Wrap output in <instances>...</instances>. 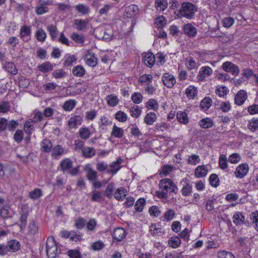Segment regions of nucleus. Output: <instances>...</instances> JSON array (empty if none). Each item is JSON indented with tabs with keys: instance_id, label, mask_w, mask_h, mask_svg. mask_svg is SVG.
I'll return each instance as SVG.
<instances>
[{
	"instance_id": "f257e3e1",
	"label": "nucleus",
	"mask_w": 258,
	"mask_h": 258,
	"mask_svg": "<svg viewBox=\"0 0 258 258\" xmlns=\"http://www.w3.org/2000/svg\"><path fill=\"white\" fill-rule=\"evenodd\" d=\"M197 7L189 2H183L181 9L178 11L176 16L178 18L184 17L191 20L194 18L195 13L197 12Z\"/></svg>"
},
{
	"instance_id": "f03ea898",
	"label": "nucleus",
	"mask_w": 258,
	"mask_h": 258,
	"mask_svg": "<svg viewBox=\"0 0 258 258\" xmlns=\"http://www.w3.org/2000/svg\"><path fill=\"white\" fill-rule=\"evenodd\" d=\"M161 191H158V197L164 198L167 197L168 191L169 192L176 193L177 187L174 182L169 178L161 179L159 184Z\"/></svg>"
},
{
	"instance_id": "7ed1b4c3",
	"label": "nucleus",
	"mask_w": 258,
	"mask_h": 258,
	"mask_svg": "<svg viewBox=\"0 0 258 258\" xmlns=\"http://www.w3.org/2000/svg\"><path fill=\"white\" fill-rule=\"evenodd\" d=\"M60 235L61 237L65 238H69L70 240L75 242L83 240L82 234L78 231L62 230L60 232Z\"/></svg>"
},
{
	"instance_id": "20e7f679",
	"label": "nucleus",
	"mask_w": 258,
	"mask_h": 258,
	"mask_svg": "<svg viewBox=\"0 0 258 258\" xmlns=\"http://www.w3.org/2000/svg\"><path fill=\"white\" fill-rule=\"evenodd\" d=\"M20 248V243H10L9 244H0V255H4L8 251L15 252Z\"/></svg>"
},
{
	"instance_id": "39448f33",
	"label": "nucleus",
	"mask_w": 258,
	"mask_h": 258,
	"mask_svg": "<svg viewBox=\"0 0 258 258\" xmlns=\"http://www.w3.org/2000/svg\"><path fill=\"white\" fill-rule=\"evenodd\" d=\"M222 69L225 72L231 73L234 76H236L239 73V69L238 66L230 61H226L223 63Z\"/></svg>"
},
{
	"instance_id": "423d86ee",
	"label": "nucleus",
	"mask_w": 258,
	"mask_h": 258,
	"mask_svg": "<svg viewBox=\"0 0 258 258\" xmlns=\"http://www.w3.org/2000/svg\"><path fill=\"white\" fill-rule=\"evenodd\" d=\"M162 81L164 85L169 88H172L176 83V80L173 75L168 73L163 74Z\"/></svg>"
},
{
	"instance_id": "0eeeda50",
	"label": "nucleus",
	"mask_w": 258,
	"mask_h": 258,
	"mask_svg": "<svg viewBox=\"0 0 258 258\" xmlns=\"http://www.w3.org/2000/svg\"><path fill=\"white\" fill-rule=\"evenodd\" d=\"M212 73L213 70L210 67L208 66L203 67L200 69L197 79L199 81H203L206 78L211 75Z\"/></svg>"
},
{
	"instance_id": "6e6552de",
	"label": "nucleus",
	"mask_w": 258,
	"mask_h": 258,
	"mask_svg": "<svg viewBox=\"0 0 258 258\" xmlns=\"http://www.w3.org/2000/svg\"><path fill=\"white\" fill-rule=\"evenodd\" d=\"M249 167L247 164H241L238 165L234 172L236 177L239 178H243L248 173Z\"/></svg>"
},
{
	"instance_id": "1a4fd4ad",
	"label": "nucleus",
	"mask_w": 258,
	"mask_h": 258,
	"mask_svg": "<svg viewBox=\"0 0 258 258\" xmlns=\"http://www.w3.org/2000/svg\"><path fill=\"white\" fill-rule=\"evenodd\" d=\"M46 253L48 258H55L57 254L56 243H46Z\"/></svg>"
},
{
	"instance_id": "9d476101",
	"label": "nucleus",
	"mask_w": 258,
	"mask_h": 258,
	"mask_svg": "<svg viewBox=\"0 0 258 258\" xmlns=\"http://www.w3.org/2000/svg\"><path fill=\"white\" fill-rule=\"evenodd\" d=\"M247 97V95L246 91L243 90H240L235 96V103L237 105H241L243 104Z\"/></svg>"
},
{
	"instance_id": "9b49d317",
	"label": "nucleus",
	"mask_w": 258,
	"mask_h": 258,
	"mask_svg": "<svg viewBox=\"0 0 258 258\" xmlns=\"http://www.w3.org/2000/svg\"><path fill=\"white\" fill-rule=\"evenodd\" d=\"M143 61L148 67L151 68L155 62V56L152 52L145 53L143 57Z\"/></svg>"
},
{
	"instance_id": "f8f14e48",
	"label": "nucleus",
	"mask_w": 258,
	"mask_h": 258,
	"mask_svg": "<svg viewBox=\"0 0 258 258\" xmlns=\"http://www.w3.org/2000/svg\"><path fill=\"white\" fill-rule=\"evenodd\" d=\"M183 29L184 33L189 37L196 36L197 33V28L190 23L185 24Z\"/></svg>"
},
{
	"instance_id": "ddd939ff",
	"label": "nucleus",
	"mask_w": 258,
	"mask_h": 258,
	"mask_svg": "<svg viewBox=\"0 0 258 258\" xmlns=\"http://www.w3.org/2000/svg\"><path fill=\"white\" fill-rule=\"evenodd\" d=\"M82 118L79 115L71 117L68 121V125L71 128H76L80 125L82 122Z\"/></svg>"
},
{
	"instance_id": "4468645a",
	"label": "nucleus",
	"mask_w": 258,
	"mask_h": 258,
	"mask_svg": "<svg viewBox=\"0 0 258 258\" xmlns=\"http://www.w3.org/2000/svg\"><path fill=\"white\" fill-rule=\"evenodd\" d=\"M124 13L127 17L132 18L138 14V7L135 5H130L126 8Z\"/></svg>"
},
{
	"instance_id": "2eb2a0df",
	"label": "nucleus",
	"mask_w": 258,
	"mask_h": 258,
	"mask_svg": "<svg viewBox=\"0 0 258 258\" xmlns=\"http://www.w3.org/2000/svg\"><path fill=\"white\" fill-rule=\"evenodd\" d=\"M122 162V159L120 158H117L116 161L111 163L110 164V167L112 168V169H108L107 172L108 173H112L115 174L117 173V172L120 169L121 166L120 164Z\"/></svg>"
},
{
	"instance_id": "dca6fc26",
	"label": "nucleus",
	"mask_w": 258,
	"mask_h": 258,
	"mask_svg": "<svg viewBox=\"0 0 258 258\" xmlns=\"http://www.w3.org/2000/svg\"><path fill=\"white\" fill-rule=\"evenodd\" d=\"M87 173L86 176L90 181H95L97 178V172L93 169L90 165H87L85 168Z\"/></svg>"
},
{
	"instance_id": "f3484780",
	"label": "nucleus",
	"mask_w": 258,
	"mask_h": 258,
	"mask_svg": "<svg viewBox=\"0 0 258 258\" xmlns=\"http://www.w3.org/2000/svg\"><path fill=\"white\" fill-rule=\"evenodd\" d=\"M125 237V231L123 228H118L114 230L113 237L117 241H120Z\"/></svg>"
},
{
	"instance_id": "a211bd4d",
	"label": "nucleus",
	"mask_w": 258,
	"mask_h": 258,
	"mask_svg": "<svg viewBox=\"0 0 258 258\" xmlns=\"http://www.w3.org/2000/svg\"><path fill=\"white\" fill-rule=\"evenodd\" d=\"M31 33V29L27 26H23L20 29V36L25 41H28V37Z\"/></svg>"
},
{
	"instance_id": "6ab92c4d",
	"label": "nucleus",
	"mask_w": 258,
	"mask_h": 258,
	"mask_svg": "<svg viewBox=\"0 0 258 258\" xmlns=\"http://www.w3.org/2000/svg\"><path fill=\"white\" fill-rule=\"evenodd\" d=\"M85 59L86 63L90 67H94L97 64V58L94 53H89L87 54Z\"/></svg>"
},
{
	"instance_id": "aec40b11",
	"label": "nucleus",
	"mask_w": 258,
	"mask_h": 258,
	"mask_svg": "<svg viewBox=\"0 0 258 258\" xmlns=\"http://www.w3.org/2000/svg\"><path fill=\"white\" fill-rule=\"evenodd\" d=\"M59 166L63 172L69 170L73 167V161L69 158L64 159L60 162Z\"/></svg>"
},
{
	"instance_id": "412c9836",
	"label": "nucleus",
	"mask_w": 258,
	"mask_h": 258,
	"mask_svg": "<svg viewBox=\"0 0 258 258\" xmlns=\"http://www.w3.org/2000/svg\"><path fill=\"white\" fill-rule=\"evenodd\" d=\"M76 28L79 31L85 29L88 25V21L82 19H76L74 21Z\"/></svg>"
},
{
	"instance_id": "4be33fe9",
	"label": "nucleus",
	"mask_w": 258,
	"mask_h": 258,
	"mask_svg": "<svg viewBox=\"0 0 258 258\" xmlns=\"http://www.w3.org/2000/svg\"><path fill=\"white\" fill-rule=\"evenodd\" d=\"M208 172V169L205 165L198 166L195 171V175L199 178L205 176Z\"/></svg>"
},
{
	"instance_id": "5701e85b",
	"label": "nucleus",
	"mask_w": 258,
	"mask_h": 258,
	"mask_svg": "<svg viewBox=\"0 0 258 258\" xmlns=\"http://www.w3.org/2000/svg\"><path fill=\"white\" fill-rule=\"evenodd\" d=\"M64 152L63 148L60 145H57L52 148L51 156L53 158L56 159L58 157L63 155Z\"/></svg>"
},
{
	"instance_id": "b1692460",
	"label": "nucleus",
	"mask_w": 258,
	"mask_h": 258,
	"mask_svg": "<svg viewBox=\"0 0 258 258\" xmlns=\"http://www.w3.org/2000/svg\"><path fill=\"white\" fill-rule=\"evenodd\" d=\"M82 153L84 157L91 158L95 155L96 151L94 148L86 147L82 149Z\"/></svg>"
},
{
	"instance_id": "393cba45",
	"label": "nucleus",
	"mask_w": 258,
	"mask_h": 258,
	"mask_svg": "<svg viewBox=\"0 0 258 258\" xmlns=\"http://www.w3.org/2000/svg\"><path fill=\"white\" fill-rule=\"evenodd\" d=\"M4 66L6 71L10 74L15 75L18 73L16 66L13 62L10 61L6 62Z\"/></svg>"
},
{
	"instance_id": "a878e982",
	"label": "nucleus",
	"mask_w": 258,
	"mask_h": 258,
	"mask_svg": "<svg viewBox=\"0 0 258 258\" xmlns=\"http://www.w3.org/2000/svg\"><path fill=\"white\" fill-rule=\"evenodd\" d=\"M126 190L124 188L120 187L118 188L114 194V198L118 201H123L125 196Z\"/></svg>"
},
{
	"instance_id": "bb28decb",
	"label": "nucleus",
	"mask_w": 258,
	"mask_h": 258,
	"mask_svg": "<svg viewBox=\"0 0 258 258\" xmlns=\"http://www.w3.org/2000/svg\"><path fill=\"white\" fill-rule=\"evenodd\" d=\"M47 30L48 31L50 36L52 40H55L58 35V30L55 25L51 24L46 27Z\"/></svg>"
},
{
	"instance_id": "cd10ccee",
	"label": "nucleus",
	"mask_w": 258,
	"mask_h": 258,
	"mask_svg": "<svg viewBox=\"0 0 258 258\" xmlns=\"http://www.w3.org/2000/svg\"><path fill=\"white\" fill-rule=\"evenodd\" d=\"M78 134L80 137L83 140H87L89 139L91 135L90 130L86 127H82L80 128Z\"/></svg>"
},
{
	"instance_id": "c85d7f7f",
	"label": "nucleus",
	"mask_w": 258,
	"mask_h": 258,
	"mask_svg": "<svg viewBox=\"0 0 258 258\" xmlns=\"http://www.w3.org/2000/svg\"><path fill=\"white\" fill-rule=\"evenodd\" d=\"M52 145L50 140L44 139L41 143V148L42 151L44 152H49L52 149Z\"/></svg>"
},
{
	"instance_id": "c756f323",
	"label": "nucleus",
	"mask_w": 258,
	"mask_h": 258,
	"mask_svg": "<svg viewBox=\"0 0 258 258\" xmlns=\"http://www.w3.org/2000/svg\"><path fill=\"white\" fill-rule=\"evenodd\" d=\"M233 222L236 225H240L243 224L244 221V217L240 212H236L233 216Z\"/></svg>"
},
{
	"instance_id": "7c9ffc66",
	"label": "nucleus",
	"mask_w": 258,
	"mask_h": 258,
	"mask_svg": "<svg viewBox=\"0 0 258 258\" xmlns=\"http://www.w3.org/2000/svg\"><path fill=\"white\" fill-rule=\"evenodd\" d=\"M115 189V184L113 182L109 183L104 191V195L108 198L111 199L113 195V191Z\"/></svg>"
},
{
	"instance_id": "2f4dec72",
	"label": "nucleus",
	"mask_w": 258,
	"mask_h": 258,
	"mask_svg": "<svg viewBox=\"0 0 258 258\" xmlns=\"http://www.w3.org/2000/svg\"><path fill=\"white\" fill-rule=\"evenodd\" d=\"M185 94L189 99H194L197 94V89L193 86H188L185 90Z\"/></svg>"
},
{
	"instance_id": "473e14b6",
	"label": "nucleus",
	"mask_w": 258,
	"mask_h": 258,
	"mask_svg": "<svg viewBox=\"0 0 258 258\" xmlns=\"http://www.w3.org/2000/svg\"><path fill=\"white\" fill-rule=\"evenodd\" d=\"M156 114L153 112H150L146 114L144 118V121L148 125H152L156 121Z\"/></svg>"
},
{
	"instance_id": "72a5a7b5",
	"label": "nucleus",
	"mask_w": 258,
	"mask_h": 258,
	"mask_svg": "<svg viewBox=\"0 0 258 258\" xmlns=\"http://www.w3.org/2000/svg\"><path fill=\"white\" fill-rule=\"evenodd\" d=\"M155 7L159 11H164L168 7L167 0H156Z\"/></svg>"
},
{
	"instance_id": "f704fd0d",
	"label": "nucleus",
	"mask_w": 258,
	"mask_h": 258,
	"mask_svg": "<svg viewBox=\"0 0 258 258\" xmlns=\"http://www.w3.org/2000/svg\"><path fill=\"white\" fill-rule=\"evenodd\" d=\"M176 118L179 122L183 124H185L188 122V118L185 112H178L176 114Z\"/></svg>"
},
{
	"instance_id": "c9c22d12",
	"label": "nucleus",
	"mask_w": 258,
	"mask_h": 258,
	"mask_svg": "<svg viewBox=\"0 0 258 258\" xmlns=\"http://www.w3.org/2000/svg\"><path fill=\"white\" fill-rule=\"evenodd\" d=\"M200 126L203 128H208L211 127L213 125V122L209 118L202 119L199 122Z\"/></svg>"
},
{
	"instance_id": "e433bc0d",
	"label": "nucleus",
	"mask_w": 258,
	"mask_h": 258,
	"mask_svg": "<svg viewBox=\"0 0 258 258\" xmlns=\"http://www.w3.org/2000/svg\"><path fill=\"white\" fill-rule=\"evenodd\" d=\"M34 126L30 120H27L24 125V131L27 135H31L34 131Z\"/></svg>"
},
{
	"instance_id": "4c0bfd02",
	"label": "nucleus",
	"mask_w": 258,
	"mask_h": 258,
	"mask_svg": "<svg viewBox=\"0 0 258 258\" xmlns=\"http://www.w3.org/2000/svg\"><path fill=\"white\" fill-rule=\"evenodd\" d=\"M124 134L123 130L120 127H117L115 124L113 126L111 135L118 138H121Z\"/></svg>"
},
{
	"instance_id": "58836bf2",
	"label": "nucleus",
	"mask_w": 258,
	"mask_h": 258,
	"mask_svg": "<svg viewBox=\"0 0 258 258\" xmlns=\"http://www.w3.org/2000/svg\"><path fill=\"white\" fill-rule=\"evenodd\" d=\"M76 104V101L74 100L70 99L64 102L63 105V109L67 111H70L73 109Z\"/></svg>"
},
{
	"instance_id": "ea45409f",
	"label": "nucleus",
	"mask_w": 258,
	"mask_h": 258,
	"mask_svg": "<svg viewBox=\"0 0 258 258\" xmlns=\"http://www.w3.org/2000/svg\"><path fill=\"white\" fill-rule=\"evenodd\" d=\"M146 205V200L144 198H140L137 200L135 205V208L137 212H141L143 211Z\"/></svg>"
},
{
	"instance_id": "a19ab883",
	"label": "nucleus",
	"mask_w": 258,
	"mask_h": 258,
	"mask_svg": "<svg viewBox=\"0 0 258 258\" xmlns=\"http://www.w3.org/2000/svg\"><path fill=\"white\" fill-rule=\"evenodd\" d=\"M212 99L210 97H205L200 103L201 109L207 110L211 106Z\"/></svg>"
},
{
	"instance_id": "79ce46f5",
	"label": "nucleus",
	"mask_w": 258,
	"mask_h": 258,
	"mask_svg": "<svg viewBox=\"0 0 258 258\" xmlns=\"http://www.w3.org/2000/svg\"><path fill=\"white\" fill-rule=\"evenodd\" d=\"M153 77L150 74H144L141 76L139 79V82L142 84H148L151 83L152 81Z\"/></svg>"
},
{
	"instance_id": "37998d69",
	"label": "nucleus",
	"mask_w": 258,
	"mask_h": 258,
	"mask_svg": "<svg viewBox=\"0 0 258 258\" xmlns=\"http://www.w3.org/2000/svg\"><path fill=\"white\" fill-rule=\"evenodd\" d=\"M42 195L41 189L36 188L29 192V197L33 200H36L40 198Z\"/></svg>"
},
{
	"instance_id": "c03bdc74",
	"label": "nucleus",
	"mask_w": 258,
	"mask_h": 258,
	"mask_svg": "<svg viewBox=\"0 0 258 258\" xmlns=\"http://www.w3.org/2000/svg\"><path fill=\"white\" fill-rule=\"evenodd\" d=\"M39 70L42 73H47L53 69L52 65L49 62H44L39 66Z\"/></svg>"
},
{
	"instance_id": "a18cd8bd",
	"label": "nucleus",
	"mask_w": 258,
	"mask_h": 258,
	"mask_svg": "<svg viewBox=\"0 0 258 258\" xmlns=\"http://www.w3.org/2000/svg\"><path fill=\"white\" fill-rule=\"evenodd\" d=\"M85 70L81 66H77L75 67L73 69V74L77 77H82L84 75Z\"/></svg>"
},
{
	"instance_id": "49530a36",
	"label": "nucleus",
	"mask_w": 258,
	"mask_h": 258,
	"mask_svg": "<svg viewBox=\"0 0 258 258\" xmlns=\"http://www.w3.org/2000/svg\"><path fill=\"white\" fill-rule=\"evenodd\" d=\"M106 100L108 104L111 106H116L119 101L117 97L113 95L107 96L106 97Z\"/></svg>"
},
{
	"instance_id": "de8ad7c7",
	"label": "nucleus",
	"mask_w": 258,
	"mask_h": 258,
	"mask_svg": "<svg viewBox=\"0 0 258 258\" xmlns=\"http://www.w3.org/2000/svg\"><path fill=\"white\" fill-rule=\"evenodd\" d=\"M35 36L39 41L44 42L46 37V34L42 29H39L36 31Z\"/></svg>"
},
{
	"instance_id": "09e8293b",
	"label": "nucleus",
	"mask_w": 258,
	"mask_h": 258,
	"mask_svg": "<svg viewBox=\"0 0 258 258\" xmlns=\"http://www.w3.org/2000/svg\"><path fill=\"white\" fill-rule=\"evenodd\" d=\"M71 38L77 43L82 44L85 41V38L83 35H79L76 33H73Z\"/></svg>"
},
{
	"instance_id": "8fccbe9b",
	"label": "nucleus",
	"mask_w": 258,
	"mask_h": 258,
	"mask_svg": "<svg viewBox=\"0 0 258 258\" xmlns=\"http://www.w3.org/2000/svg\"><path fill=\"white\" fill-rule=\"evenodd\" d=\"M76 59L75 55L67 54L65 56L64 65L66 66H72L76 61Z\"/></svg>"
},
{
	"instance_id": "3c124183",
	"label": "nucleus",
	"mask_w": 258,
	"mask_h": 258,
	"mask_svg": "<svg viewBox=\"0 0 258 258\" xmlns=\"http://www.w3.org/2000/svg\"><path fill=\"white\" fill-rule=\"evenodd\" d=\"M43 119V113L39 110H35L34 112V117H33L31 121H30L31 122H37L41 121Z\"/></svg>"
},
{
	"instance_id": "603ef678",
	"label": "nucleus",
	"mask_w": 258,
	"mask_h": 258,
	"mask_svg": "<svg viewBox=\"0 0 258 258\" xmlns=\"http://www.w3.org/2000/svg\"><path fill=\"white\" fill-rule=\"evenodd\" d=\"M130 113L133 117L138 118L141 115V108L138 106L134 105L131 108Z\"/></svg>"
},
{
	"instance_id": "864d4df0",
	"label": "nucleus",
	"mask_w": 258,
	"mask_h": 258,
	"mask_svg": "<svg viewBox=\"0 0 258 258\" xmlns=\"http://www.w3.org/2000/svg\"><path fill=\"white\" fill-rule=\"evenodd\" d=\"M75 9L83 15L87 14L89 12V8L83 4H79L75 6Z\"/></svg>"
},
{
	"instance_id": "5fc2aeb1",
	"label": "nucleus",
	"mask_w": 258,
	"mask_h": 258,
	"mask_svg": "<svg viewBox=\"0 0 258 258\" xmlns=\"http://www.w3.org/2000/svg\"><path fill=\"white\" fill-rule=\"evenodd\" d=\"M209 182L210 184L215 187L218 186L219 183V179L218 175L216 174H212L209 177Z\"/></svg>"
},
{
	"instance_id": "6e6d98bb",
	"label": "nucleus",
	"mask_w": 258,
	"mask_h": 258,
	"mask_svg": "<svg viewBox=\"0 0 258 258\" xmlns=\"http://www.w3.org/2000/svg\"><path fill=\"white\" fill-rule=\"evenodd\" d=\"M24 139V133L22 130H18L14 135V140L17 143H20Z\"/></svg>"
},
{
	"instance_id": "4d7b16f0",
	"label": "nucleus",
	"mask_w": 258,
	"mask_h": 258,
	"mask_svg": "<svg viewBox=\"0 0 258 258\" xmlns=\"http://www.w3.org/2000/svg\"><path fill=\"white\" fill-rule=\"evenodd\" d=\"M249 129L254 132L258 128V119L253 118L248 122Z\"/></svg>"
},
{
	"instance_id": "13d9d810",
	"label": "nucleus",
	"mask_w": 258,
	"mask_h": 258,
	"mask_svg": "<svg viewBox=\"0 0 258 258\" xmlns=\"http://www.w3.org/2000/svg\"><path fill=\"white\" fill-rule=\"evenodd\" d=\"M131 99L134 103L139 104L142 101L143 96L140 93L135 92L132 94Z\"/></svg>"
},
{
	"instance_id": "bf43d9fd",
	"label": "nucleus",
	"mask_w": 258,
	"mask_h": 258,
	"mask_svg": "<svg viewBox=\"0 0 258 258\" xmlns=\"http://www.w3.org/2000/svg\"><path fill=\"white\" fill-rule=\"evenodd\" d=\"M173 170V166L171 165H164L161 169L160 175L162 176H166Z\"/></svg>"
},
{
	"instance_id": "052dcab7",
	"label": "nucleus",
	"mask_w": 258,
	"mask_h": 258,
	"mask_svg": "<svg viewBox=\"0 0 258 258\" xmlns=\"http://www.w3.org/2000/svg\"><path fill=\"white\" fill-rule=\"evenodd\" d=\"M52 75L55 79H61L66 76V73L62 69H58L54 71Z\"/></svg>"
},
{
	"instance_id": "680f3d73",
	"label": "nucleus",
	"mask_w": 258,
	"mask_h": 258,
	"mask_svg": "<svg viewBox=\"0 0 258 258\" xmlns=\"http://www.w3.org/2000/svg\"><path fill=\"white\" fill-rule=\"evenodd\" d=\"M155 24L158 28H162L166 24V19L163 16H160L155 19Z\"/></svg>"
},
{
	"instance_id": "e2e57ef3",
	"label": "nucleus",
	"mask_w": 258,
	"mask_h": 258,
	"mask_svg": "<svg viewBox=\"0 0 258 258\" xmlns=\"http://www.w3.org/2000/svg\"><path fill=\"white\" fill-rule=\"evenodd\" d=\"M10 109V105L8 102L3 101L0 103V113L8 112Z\"/></svg>"
},
{
	"instance_id": "0e129e2a",
	"label": "nucleus",
	"mask_w": 258,
	"mask_h": 258,
	"mask_svg": "<svg viewBox=\"0 0 258 258\" xmlns=\"http://www.w3.org/2000/svg\"><path fill=\"white\" fill-rule=\"evenodd\" d=\"M86 224V220L83 218H79L75 220V226L79 229H82Z\"/></svg>"
},
{
	"instance_id": "69168bd1",
	"label": "nucleus",
	"mask_w": 258,
	"mask_h": 258,
	"mask_svg": "<svg viewBox=\"0 0 258 258\" xmlns=\"http://www.w3.org/2000/svg\"><path fill=\"white\" fill-rule=\"evenodd\" d=\"M115 118L120 122H124L127 120V116L124 112L119 111L116 113Z\"/></svg>"
},
{
	"instance_id": "338daca9",
	"label": "nucleus",
	"mask_w": 258,
	"mask_h": 258,
	"mask_svg": "<svg viewBox=\"0 0 258 258\" xmlns=\"http://www.w3.org/2000/svg\"><path fill=\"white\" fill-rule=\"evenodd\" d=\"M218 258H235L232 253L225 250H221L218 252Z\"/></svg>"
},
{
	"instance_id": "774afa93",
	"label": "nucleus",
	"mask_w": 258,
	"mask_h": 258,
	"mask_svg": "<svg viewBox=\"0 0 258 258\" xmlns=\"http://www.w3.org/2000/svg\"><path fill=\"white\" fill-rule=\"evenodd\" d=\"M241 160V157L237 153H233L231 154L229 158L228 161L233 164H236Z\"/></svg>"
}]
</instances>
